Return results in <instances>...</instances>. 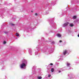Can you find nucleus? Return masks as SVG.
<instances>
[{
    "label": "nucleus",
    "instance_id": "f257e3e1",
    "mask_svg": "<svg viewBox=\"0 0 79 79\" xmlns=\"http://www.w3.org/2000/svg\"><path fill=\"white\" fill-rule=\"evenodd\" d=\"M27 62L26 59H23L22 61V64L20 66V67L21 69H25L26 67L27 66Z\"/></svg>",
    "mask_w": 79,
    "mask_h": 79
},
{
    "label": "nucleus",
    "instance_id": "f03ea898",
    "mask_svg": "<svg viewBox=\"0 0 79 79\" xmlns=\"http://www.w3.org/2000/svg\"><path fill=\"white\" fill-rule=\"evenodd\" d=\"M44 53H45L46 54H48L49 53H53V50H50L49 51L48 49H47L44 51Z\"/></svg>",
    "mask_w": 79,
    "mask_h": 79
},
{
    "label": "nucleus",
    "instance_id": "7ed1b4c3",
    "mask_svg": "<svg viewBox=\"0 0 79 79\" xmlns=\"http://www.w3.org/2000/svg\"><path fill=\"white\" fill-rule=\"evenodd\" d=\"M66 54H68V55L69 54V52L68 51V50H65L63 52V55H66Z\"/></svg>",
    "mask_w": 79,
    "mask_h": 79
},
{
    "label": "nucleus",
    "instance_id": "20e7f679",
    "mask_svg": "<svg viewBox=\"0 0 79 79\" xmlns=\"http://www.w3.org/2000/svg\"><path fill=\"white\" fill-rule=\"evenodd\" d=\"M67 69H71V67L69 66H70V64L67 63Z\"/></svg>",
    "mask_w": 79,
    "mask_h": 79
},
{
    "label": "nucleus",
    "instance_id": "39448f33",
    "mask_svg": "<svg viewBox=\"0 0 79 79\" xmlns=\"http://www.w3.org/2000/svg\"><path fill=\"white\" fill-rule=\"evenodd\" d=\"M59 61H62L63 60L62 57L61 56H60L58 57Z\"/></svg>",
    "mask_w": 79,
    "mask_h": 79
},
{
    "label": "nucleus",
    "instance_id": "423d86ee",
    "mask_svg": "<svg viewBox=\"0 0 79 79\" xmlns=\"http://www.w3.org/2000/svg\"><path fill=\"white\" fill-rule=\"evenodd\" d=\"M68 24L69 23L68 22H67L63 24V27H65V26H67L68 25Z\"/></svg>",
    "mask_w": 79,
    "mask_h": 79
},
{
    "label": "nucleus",
    "instance_id": "0eeeda50",
    "mask_svg": "<svg viewBox=\"0 0 79 79\" xmlns=\"http://www.w3.org/2000/svg\"><path fill=\"white\" fill-rule=\"evenodd\" d=\"M29 53L30 55H32V50L31 49H30L29 50Z\"/></svg>",
    "mask_w": 79,
    "mask_h": 79
},
{
    "label": "nucleus",
    "instance_id": "6e6552de",
    "mask_svg": "<svg viewBox=\"0 0 79 79\" xmlns=\"http://www.w3.org/2000/svg\"><path fill=\"white\" fill-rule=\"evenodd\" d=\"M57 36L58 37H61V34H57Z\"/></svg>",
    "mask_w": 79,
    "mask_h": 79
},
{
    "label": "nucleus",
    "instance_id": "1a4fd4ad",
    "mask_svg": "<svg viewBox=\"0 0 79 79\" xmlns=\"http://www.w3.org/2000/svg\"><path fill=\"white\" fill-rule=\"evenodd\" d=\"M36 69V66H34L32 69V70H35Z\"/></svg>",
    "mask_w": 79,
    "mask_h": 79
},
{
    "label": "nucleus",
    "instance_id": "9d476101",
    "mask_svg": "<svg viewBox=\"0 0 79 79\" xmlns=\"http://www.w3.org/2000/svg\"><path fill=\"white\" fill-rule=\"evenodd\" d=\"M39 75H40V76H42V75H43V73H42L41 72H40L39 73Z\"/></svg>",
    "mask_w": 79,
    "mask_h": 79
},
{
    "label": "nucleus",
    "instance_id": "9b49d317",
    "mask_svg": "<svg viewBox=\"0 0 79 79\" xmlns=\"http://www.w3.org/2000/svg\"><path fill=\"white\" fill-rule=\"evenodd\" d=\"M51 72L52 73H53V71H54V69L52 68L51 69Z\"/></svg>",
    "mask_w": 79,
    "mask_h": 79
},
{
    "label": "nucleus",
    "instance_id": "f8f14e48",
    "mask_svg": "<svg viewBox=\"0 0 79 79\" xmlns=\"http://www.w3.org/2000/svg\"><path fill=\"white\" fill-rule=\"evenodd\" d=\"M42 77H37L38 79H42Z\"/></svg>",
    "mask_w": 79,
    "mask_h": 79
},
{
    "label": "nucleus",
    "instance_id": "ddd939ff",
    "mask_svg": "<svg viewBox=\"0 0 79 79\" xmlns=\"http://www.w3.org/2000/svg\"><path fill=\"white\" fill-rule=\"evenodd\" d=\"M16 36H17V37H19V34H18L17 33H16Z\"/></svg>",
    "mask_w": 79,
    "mask_h": 79
},
{
    "label": "nucleus",
    "instance_id": "4468645a",
    "mask_svg": "<svg viewBox=\"0 0 79 79\" xmlns=\"http://www.w3.org/2000/svg\"><path fill=\"white\" fill-rule=\"evenodd\" d=\"M70 26H71V27H73V26H74V25H73V24L71 23L69 25Z\"/></svg>",
    "mask_w": 79,
    "mask_h": 79
},
{
    "label": "nucleus",
    "instance_id": "2eb2a0df",
    "mask_svg": "<svg viewBox=\"0 0 79 79\" xmlns=\"http://www.w3.org/2000/svg\"><path fill=\"white\" fill-rule=\"evenodd\" d=\"M5 34H8V31H5L4 32Z\"/></svg>",
    "mask_w": 79,
    "mask_h": 79
},
{
    "label": "nucleus",
    "instance_id": "dca6fc26",
    "mask_svg": "<svg viewBox=\"0 0 79 79\" xmlns=\"http://www.w3.org/2000/svg\"><path fill=\"white\" fill-rule=\"evenodd\" d=\"M60 70L62 72V71H64V70H63V69L62 68L60 69Z\"/></svg>",
    "mask_w": 79,
    "mask_h": 79
},
{
    "label": "nucleus",
    "instance_id": "f3484780",
    "mask_svg": "<svg viewBox=\"0 0 79 79\" xmlns=\"http://www.w3.org/2000/svg\"><path fill=\"white\" fill-rule=\"evenodd\" d=\"M52 23H53V20H51V21L50 22V23L51 24H52Z\"/></svg>",
    "mask_w": 79,
    "mask_h": 79
},
{
    "label": "nucleus",
    "instance_id": "a211bd4d",
    "mask_svg": "<svg viewBox=\"0 0 79 79\" xmlns=\"http://www.w3.org/2000/svg\"><path fill=\"white\" fill-rule=\"evenodd\" d=\"M76 19V16H74L73 17V19Z\"/></svg>",
    "mask_w": 79,
    "mask_h": 79
},
{
    "label": "nucleus",
    "instance_id": "6ab92c4d",
    "mask_svg": "<svg viewBox=\"0 0 79 79\" xmlns=\"http://www.w3.org/2000/svg\"><path fill=\"white\" fill-rule=\"evenodd\" d=\"M51 77V75L49 74L48 75V77Z\"/></svg>",
    "mask_w": 79,
    "mask_h": 79
},
{
    "label": "nucleus",
    "instance_id": "aec40b11",
    "mask_svg": "<svg viewBox=\"0 0 79 79\" xmlns=\"http://www.w3.org/2000/svg\"><path fill=\"white\" fill-rule=\"evenodd\" d=\"M52 44H55V42H54V41H52Z\"/></svg>",
    "mask_w": 79,
    "mask_h": 79
},
{
    "label": "nucleus",
    "instance_id": "412c9836",
    "mask_svg": "<svg viewBox=\"0 0 79 79\" xmlns=\"http://www.w3.org/2000/svg\"><path fill=\"white\" fill-rule=\"evenodd\" d=\"M3 43L4 44H6V41H4Z\"/></svg>",
    "mask_w": 79,
    "mask_h": 79
},
{
    "label": "nucleus",
    "instance_id": "4be33fe9",
    "mask_svg": "<svg viewBox=\"0 0 79 79\" xmlns=\"http://www.w3.org/2000/svg\"><path fill=\"white\" fill-rule=\"evenodd\" d=\"M61 72H61V71L60 70H59V73H61Z\"/></svg>",
    "mask_w": 79,
    "mask_h": 79
},
{
    "label": "nucleus",
    "instance_id": "5701e85b",
    "mask_svg": "<svg viewBox=\"0 0 79 79\" xmlns=\"http://www.w3.org/2000/svg\"><path fill=\"white\" fill-rule=\"evenodd\" d=\"M62 42V40H60V41H59V42L60 43H61V42Z\"/></svg>",
    "mask_w": 79,
    "mask_h": 79
},
{
    "label": "nucleus",
    "instance_id": "b1692460",
    "mask_svg": "<svg viewBox=\"0 0 79 79\" xmlns=\"http://www.w3.org/2000/svg\"><path fill=\"white\" fill-rule=\"evenodd\" d=\"M44 42H45L44 41V42H43V44L44 45H45V44H44Z\"/></svg>",
    "mask_w": 79,
    "mask_h": 79
},
{
    "label": "nucleus",
    "instance_id": "393cba45",
    "mask_svg": "<svg viewBox=\"0 0 79 79\" xmlns=\"http://www.w3.org/2000/svg\"><path fill=\"white\" fill-rule=\"evenodd\" d=\"M53 64H52V63H50V65H53Z\"/></svg>",
    "mask_w": 79,
    "mask_h": 79
},
{
    "label": "nucleus",
    "instance_id": "a878e982",
    "mask_svg": "<svg viewBox=\"0 0 79 79\" xmlns=\"http://www.w3.org/2000/svg\"><path fill=\"white\" fill-rule=\"evenodd\" d=\"M35 15L36 16H37V14L35 13Z\"/></svg>",
    "mask_w": 79,
    "mask_h": 79
},
{
    "label": "nucleus",
    "instance_id": "bb28decb",
    "mask_svg": "<svg viewBox=\"0 0 79 79\" xmlns=\"http://www.w3.org/2000/svg\"><path fill=\"white\" fill-rule=\"evenodd\" d=\"M12 26H14V24H11Z\"/></svg>",
    "mask_w": 79,
    "mask_h": 79
},
{
    "label": "nucleus",
    "instance_id": "cd10ccee",
    "mask_svg": "<svg viewBox=\"0 0 79 79\" xmlns=\"http://www.w3.org/2000/svg\"><path fill=\"white\" fill-rule=\"evenodd\" d=\"M77 36H78V37H79V34L77 35Z\"/></svg>",
    "mask_w": 79,
    "mask_h": 79
},
{
    "label": "nucleus",
    "instance_id": "c85d7f7f",
    "mask_svg": "<svg viewBox=\"0 0 79 79\" xmlns=\"http://www.w3.org/2000/svg\"><path fill=\"white\" fill-rule=\"evenodd\" d=\"M36 54L37 55H38V53L37 52Z\"/></svg>",
    "mask_w": 79,
    "mask_h": 79
},
{
    "label": "nucleus",
    "instance_id": "c756f323",
    "mask_svg": "<svg viewBox=\"0 0 79 79\" xmlns=\"http://www.w3.org/2000/svg\"><path fill=\"white\" fill-rule=\"evenodd\" d=\"M52 5H54V4H52Z\"/></svg>",
    "mask_w": 79,
    "mask_h": 79
},
{
    "label": "nucleus",
    "instance_id": "7c9ffc66",
    "mask_svg": "<svg viewBox=\"0 0 79 79\" xmlns=\"http://www.w3.org/2000/svg\"><path fill=\"white\" fill-rule=\"evenodd\" d=\"M35 54L36 55V53H35Z\"/></svg>",
    "mask_w": 79,
    "mask_h": 79
},
{
    "label": "nucleus",
    "instance_id": "2f4dec72",
    "mask_svg": "<svg viewBox=\"0 0 79 79\" xmlns=\"http://www.w3.org/2000/svg\"><path fill=\"white\" fill-rule=\"evenodd\" d=\"M71 76V75H70V76Z\"/></svg>",
    "mask_w": 79,
    "mask_h": 79
},
{
    "label": "nucleus",
    "instance_id": "473e14b6",
    "mask_svg": "<svg viewBox=\"0 0 79 79\" xmlns=\"http://www.w3.org/2000/svg\"><path fill=\"white\" fill-rule=\"evenodd\" d=\"M54 3V4H55V2Z\"/></svg>",
    "mask_w": 79,
    "mask_h": 79
},
{
    "label": "nucleus",
    "instance_id": "72a5a7b5",
    "mask_svg": "<svg viewBox=\"0 0 79 79\" xmlns=\"http://www.w3.org/2000/svg\"><path fill=\"white\" fill-rule=\"evenodd\" d=\"M70 79H71V77H70Z\"/></svg>",
    "mask_w": 79,
    "mask_h": 79
},
{
    "label": "nucleus",
    "instance_id": "f704fd0d",
    "mask_svg": "<svg viewBox=\"0 0 79 79\" xmlns=\"http://www.w3.org/2000/svg\"><path fill=\"white\" fill-rule=\"evenodd\" d=\"M68 76H69V75H68Z\"/></svg>",
    "mask_w": 79,
    "mask_h": 79
}]
</instances>
